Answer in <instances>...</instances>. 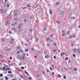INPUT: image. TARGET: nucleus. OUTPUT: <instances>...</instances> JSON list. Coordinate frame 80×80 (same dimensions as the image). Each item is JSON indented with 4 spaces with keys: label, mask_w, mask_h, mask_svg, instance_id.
<instances>
[{
    "label": "nucleus",
    "mask_w": 80,
    "mask_h": 80,
    "mask_svg": "<svg viewBox=\"0 0 80 80\" xmlns=\"http://www.w3.org/2000/svg\"><path fill=\"white\" fill-rule=\"evenodd\" d=\"M26 57L25 56H23L22 58L21 56L20 55H18L17 57V58L18 59H19V60H22V61H24V60H25V58Z\"/></svg>",
    "instance_id": "f257e3e1"
},
{
    "label": "nucleus",
    "mask_w": 80,
    "mask_h": 80,
    "mask_svg": "<svg viewBox=\"0 0 80 80\" xmlns=\"http://www.w3.org/2000/svg\"><path fill=\"white\" fill-rule=\"evenodd\" d=\"M9 23H10V21H7L5 23V25H6V26L8 25Z\"/></svg>",
    "instance_id": "f03ea898"
},
{
    "label": "nucleus",
    "mask_w": 80,
    "mask_h": 80,
    "mask_svg": "<svg viewBox=\"0 0 80 80\" xmlns=\"http://www.w3.org/2000/svg\"><path fill=\"white\" fill-rule=\"evenodd\" d=\"M78 51V49L77 48H75L73 49V52H76Z\"/></svg>",
    "instance_id": "7ed1b4c3"
},
{
    "label": "nucleus",
    "mask_w": 80,
    "mask_h": 80,
    "mask_svg": "<svg viewBox=\"0 0 80 80\" xmlns=\"http://www.w3.org/2000/svg\"><path fill=\"white\" fill-rule=\"evenodd\" d=\"M6 51H11V49L10 48L6 49Z\"/></svg>",
    "instance_id": "20e7f679"
},
{
    "label": "nucleus",
    "mask_w": 80,
    "mask_h": 80,
    "mask_svg": "<svg viewBox=\"0 0 80 80\" xmlns=\"http://www.w3.org/2000/svg\"><path fill=\"white\" fill-rule=\"evenodd\" d=\"M36 42H38V40H39V39L38 38V37H36Z\"/></svg>",
    "instance_id": "39448f33"
},
{
    "label": "nucleus",
    "mask_w": 80,
    "mask_h": 80,
    "mask_svg": "<svg viewBox=\"0 0 80 80\" xmlns=\"http://www.w3.org/2000/svg\"><path fill=\"white\" fill-rule=\"evenodd\" d=\"M73 69L74 71H75V72H77V68H74Z\"/></svg>",
    "instance_id": "423d86ee"
},
{
    "label": "nucleus",
    "mask_w": 80,
    "mask_h": 80,
    "mask_svg": "<svg viewBox=\"0 0 80 80\" xmlns=\"http://www.w3.org/2000/svg\"><path fill=\"white\" fill-rule=\"evenodd\" d=\"M2 2L3 3V4H5V0H2Z\"/></svg>",
    "instance_id": "0eeeda50"
},
{
    "label": "nucleus",
    "mask_w": 80,
    "mask_h": 80,
    "mask_svg": "<svg viewBox=\"0 0 80 80\" xmlns=\"http://www.w3.org/2000/svg\"><path fill=\"white\" fill-rule=\"evenodd\" d=\"M6 68V67H5V66H4L3 68H2V70L3 71H5V69Z\"/></svg>",
    "instance_id": "6e6552de"
},
{
    "label": "nucleus",
    "mask_w": 80,
    "mask_h": 80,
    "mask_svg": "<svg viewBox=\"0 0 80 80\" xmlns=\"http://www.w3.org/2000/svg\"><path fill=\"white\" fill-rule=\"evenodd\" d=\"M25 73H26V74H27V75H28V76H29V74L28 72H27L26 71H25Z\"/></svg>",
    "instance_id": "1a4fd4ad"
},
{
    "label": "nucleus",
    "mask_w": 80,
    "mask_h": 80,
    "mask_svg": "<svg viewBox=\"0 0 80 80\" xmlns=\"http://www.w3.org/2000/svg\"><path fill=\"white\" fill-rule=\"evenodd\" d=\"M13 77V74H11L10 75V77L11 78H12Z\"/></svg>",
    "instance_id": "9d476101"
},
{
    "label": "nucleus",
    "mask_w": 80,
    "mask_h": 80,
    "mask_svg": "<svg viewBox=\"0 0 80 80\" xmlns=\"http://www.w3.org/2000/svg\"><path fill=\"white\" fill-rule=\"evenodd\" d=\"M49 13L50 15H52V10H49Z\"/></svg>",
    "instance_id": "9b49d317"
},
{
    "label": "nucleus",
    "mask_w": 80,
    "mask_h": 80,
    "mask_svg": "<svg viewBox=\"0 0 80 80\" xmlns=\"http://www.w3.org/2000/svg\"><path fill=\"white\" fill-rule=\"evenodd\" d=\"M37 4H35V5H34V8H37Z\"/></svg>",
    "instance_id": "f8f14e48"
},
{
    "label": "nucleus",
    "mask_w": 80,
    "mask_h": 80,
    "mask_svg": "<svg viewBox=\"0 0 80 80\" xmlns=\"http://www.w3.org/2000/svg\"><path fill=\"white\" fill-rule=\"evenodd\" d=\"M19 52H21V53H23V51L22 50H20Z\"/></svg>",
    "instance_id": "ddd939ff"
},
{
    "label": "nucleus",
    "mask_w": 80,
    "mask_h": 80,
    "mask_svg": "<svg viewBox=\"0 0 80 80\" xmlns=\"http://www.w3.org/2000/svg\"><path fill=\"white\" fill-rule=\"evenodd\" d=\"M5 78L6 80H8V77H6Z\"/></svg>",
    "instance_id": "4468645a"
},
{
    "label": "nucleus",
    "mask_w": 80,
    "mask_h": 80,
    "mask_svg": "<svg viewBox=\"0 0 80 80\" xmlns=\"http://www.w3.org/2000/svg\"><path fill=\"white\" fill-rule=\"evenodd\" d=\"M78 53H80V49H78Z\"/></svg>",
    "instance_id": "2eb2a0df"
},
{
    "label": "nucleus",
    "mask_w": 80,
    "mask_h": 80,
    "mask_svg": "<svg viewBox=\"0 0 80 80\" xmlns=\"http://www.w3.org/2000/svg\"><path fill=\"white\" fill-rule=\"evenodd\" d=\"M23 25V24L22 23H21L19 25V27H22Z\"/></svg>",
    "instance_id": "dca6fc26"
},
{
    "label": "nucleus",
    "mask_w": 80,
    "mask_h": 80,
    "mask_svg": "<svg viewBox=\"0 0 80 80\" xmlns=\"http://www.w3.org/2000/svg\"><path fill=\"white\" fill-rule=\"evenodd\" d=\"M63 13H64V11H61L60 12L61 14H63Z\"/></svg>",
    "instance_id": "f3484780"
},
{
    "label": "nucleus",
    "mask_w": 80,
    "mask_h": 80,
    "mask_svg": "<svg viewBox=\"0 0 80 80\" xmlns=\"http://www.w3.org/2000/svg\"><path fill=\"white\" fill-rule=\"evenodd\" d=\"M0 58L1 59H2V58H3V56L1 55V56H0Z\"/></svg>",
    "instance_id": "a211bd4d"
},
{
    "label": "nucleus",
    "mask_w": 80,
    "mask_h": 80,
    "mask_svg": "<svg viewBox=\"0 0 80 80\" xmlns=\"http://www.w3.org/2000/svg\"><path fill=\"white\" fill-rule=\"evenodd\" d=\"M25 51L26 52H28V49H25Z\"/></svg>",
    "instance_id": "6ab92c4d"
},
{
    "label": "nucleus",
    "mask_w": 80,
    "mask_h": 80,
    "mask_svg": "<svg viewBox=\"0 0 80 80\" xmlns=\"http://www.w3.org/2000/svg\"><path fill=\"white\" fill-rule=\"evenodd\" d=\"M49 45H50V44H47L46 45V46L47 47H49Z\"/></svg>",
    "instance_id": "aec40b11"
},
{
    "label": "nucleus",
    "mask_w": 80,
    "mask_h": 80,
    "mask_svg": "<svg viewBox=\"0 0 80 80\" xmlns=\"http://www.w3.org/2000/svg\"><path fill=\"white\" fill-rule=\"evenodd\" d=\"M46 71L48 73V72H50V71L48 70V69H47L46 70Z\"/></svg>",
    "instance_id": "412c9836"
},
{
    "label": "nucleus",
    "mask_w": 80,
    "mask_h": 80,
    "mask_svg": "<svg viewBox=\"0 0 80 80\" xmlns=\"http://www.w3.org/2000/svg\"><path fill=\"white\" fill-rule=\"evenodd\" d=\"M8 73H9L10 74L12 73V72L9 71L8 72Z\"/></svg>",
    "instance_id": "4be33fe9"
},
{
    "label": "nucleus",
    "mask_w": 80,
    "mask_h": 80,
    "mask_svg": "<svg viewBox=\"0 0 80 80\" xmlns=\"http://www.w3.org/2000/svg\"><path fill=\"white\" fill-rule=\"evenodd\" d=\"M64 79H66V76L65 75L63 77Z\"/></svg>",
    "instance_id": "5701e85b"
},
{
    "label": "nucleus",
    "mask_w": 80,
    "mask_h": 80,
    "mask_svg": "<svg viewBox=\"0 0 80 80\" xmlns=\"http://www.w3.org/2000/svg\"><path fill=\"white\" fill-rule=\"evenodd\" d=\"M1 12H2V13H4V11H3V9H1Z\"/></svg>",
    "instance_id": "b1692460"
},
{
    "label": "nucleus",
    "mask_w": 80,
    "mask_h": 80,
    "mask_svg": "<svg viewBox=\"0 0 80 80\" xmlns=\"http://www.w3.org/2000/svg\"><path fill=\"white\" fill-rule=\"evenodd\" d=\"M27 22V20L26 19H24V22Z\"/></svg>",
    "instance_id": "393cba45"
},
{
    "label": "nucleus",
    "mask_w": 80,
    "mask_h": 80,
    "mask_svg": "<svg viewBox=\"0 0 80 80\" xmlns=\"http://www.w3.org/2000/svg\"><path fill=\"white\" fill-rule=\"evenodd\" d=\"M65 60H68V58H66Z\"/></svg>",
    "instance_id": "a878e982"
},
{
    "label": "nucleus",
    "mask_w": 80,
    "mask_h": 80,
    "mask_svg": "<svg viewBox=\"0 0 80 80\" xmlns=\"http://www.w3.org/2000/svg\"><path fill=\"white\" fill-rule=\"evenodd\" d=\"M5 71H6V72H7V71H8V68H6L5 69Z\"/></svg>",
    "instance_id": "bb28decb"
},
{
    "label": "nucleus",
    "mask_w": 80,
    "mask_h": 80,
    "mask_svg": "<svg viewBox=\"0 0 80 80\" xmlns=\"http://www.w3.org/2000/svg\"><path fill=\"white\" fill-rule=\"evenodd\" d=\"M31 5H30V4H29L28 6V7H31Z\"/></svg>",
    "instance_id": "cd10ccee"
},
{
    "label": "nucleus",
    "mask_w": 80,
    "mask_h": 80,
    "mask_svg": "<svg viewBox=\"0 0 80 80\" xmlns=\"http://www.w3.org/2000/svg\"><path fill=\"white\" fill-rule=\"evenodd\" d=\"M9 33L10 34H12V32H11V31H9Z\"/></svg>",
    "instance_id": "c85d7f7f"
},
{
    "label": "nucleus",
    "mask_w": 80,
    "mask_h": 80,
    "mask_svg": "<svg viewBox=\"0 0 80 80\" xmlns=\"http://www.w3.org/2000/svg\"><path fill=\"white\" fill-rule=\"evenodd\" d=\"M21 69H24L25 68L23 67H21Z\"/></svg>",
    "instance_id": "c756f323"
},
{
    "label": "nucleus",
    "mask_w": 80,
    "mask_h": 80,
    "mask_svg": "<svg viewBox=\"0 0 80 80\" xmlns=\"http://www.w3.org/2000/svg\"><path fill=\"white\" fill-rule=\"evenodd\" d=\"M58 76H59V77H62V76H60V75H59V74H58Z\"/></svg>",
    "instance_id": "7c9ffc66"
},
{
    "label": "nucleus",
    "mask_w": 80,
    "mask_h": 80,
    "mask_svg": "<svg viewBox=\"0 0 80 80\" xmlns=\"http://www.w3.org/2000/svg\"><path fill=\"white\" fill-rule=\"evenodd\" d=\"M29 80H32V77H30L29 78Z\"/></svg>",
    "instance_id": "2f4dec72"
},
{
    "label": "nucleus",
    "mask_w": 80,
    "mask_h": 80,
    "mask_svg": "<svg viewBox=\"0 0 80 80\" xmlns=\"http://www.w3.org/2000/svg\"><path fill=\"white\" fill-rule=\"evenodd\" d=\"M69 33H70V32L69 31H68L67 34H68H68H69Z\"/></svg>",
    "instance_id": "473e14b6"
},
{
    "label": "nucleus",
    "mask_w": 80,
    "mask_h": 80,
    "mask_svg": "<svg viewBox=\"0 0 80 80\" xmlns=\"http://www.w3.org/2000/svg\"><path fill=\"white\" fill-rule=\"evenodd\" d=\"M40 53H42V50H41L40 52H39Z\"/></svg>",
    "instance_id": "72a5a7b5"
},
{
    "label": "nucleus",
    "mask_w": 80,
    "mask_h": 80,
    "mask_svg": "<svg viewBox=\"0 0 80 80\" xmlns=\"http://www.w3.org/2000/svg\"><path fill=\"white\" fill-rule=\"evenodd\" d=\"M54 59H56V56H55L54 57Z\"/></svg>",
    "instance_id": "f704fd0d"
},
{
    "label": "nucleus",
    "mask_w": 80,
    "mask_h": 80,
    "mask_svg": "<svg viewBox=\"0 0 80 80\" xmlns=\"http://www.w3.org/2000/svg\"><path fill=\"white\" fill-rule=\"evenodd\" d=\"M25 46H26V47H28V44H25Z\"/></svg>",
    "instance_id": "c9c22d12"
},
{
    "label": "nucleus",
    "mask_w": 80,
    "mask_h": 80,
    "mask_svg": "<svg viewBox=\"0 0 80 80\" xmlns=\"http://www.w3.org/2000/svg\"><path fill=\"white\" fill-rule=\"evenodd\" d=\"M73 56H74V57H76V56H75V55L74 54H73Z\"/></svg>",
    "instance_id": "e433bc0d"
},
{
    "label": "nucleus",
    "mask_w": 80,
    "mask_h": 80,
    "mask_svg": "<svg viewBox=\"0 0 80 80\" xmlns=\"http://www.w3.org/2000/svg\"><path fill=\"white\" fill-rule=\"evenodd\" d=\"M54 46H56V45H57V43H55L54 44Z\"/></svg>",
    "instance_id": "4c0bfd02"
},
{
    "label": "nucleus",
    "mask_w": 80,
    "mask_h": 80,
    "mask_svg": "<svg viewBox=\"0 0 80 80\" xmlns=\"http://www.w3.org/2000/svg\"><path fill=\"white\" fill-rule=\"evenodd\" d=\"M62 33H65V31H62Z\"/></svg>",
    "instance_id": "58836bf2"
},
{
    "label": "nucleus",
    "mask_w": 80,
    "mask_h": 80,
    "mask_svg": "<svg viewBox=\"0 0 80 80\" xmlns=\"http://www.w3.org/2000/svg\"><path fill=\"white\" fill-rule=\"evenodd\" d=\"M34 49L33 48H32V49H31L32 51H33Z\"/></svg>",
    "instance_id": "ea45409f"
},
{
    "label": "nucleus",
    "mask_w": 80,
    "mask_h": 80,
    "mask_svg": "<svg viewBox=\"0 0 80 80\" xmlns=\"http://www.w3.org/2000/svg\"><path fill=\"white\" fill-rule=\"evenodd\" d=\"M0 76L1 77H3V74H0Z\"/></svg>",
    "instance_id": "a19ab883"
},
{
    "label": "nucleus",
    "mask_w": 80,
    "mask_h": 80,
    "mask_svg": "<svg viewBox=\"0 0 80 80\" xmlns=\"http://www.w3.org/2000/svg\"><path fill=\"white\" fill-rule=\"evenodd\" d=\"M8 70H10V68H8Z\"/></svg>",
    "instance_id": "79ce46f5"
},
{
    "label": "nucleus",
    "mask_w": 80,
    "mask_h": 80,
    "mask_svg": "<svg viewBox=\"0 0 80 80\" xmlns=\"http://www.w3.org/2000/svg\"><path fill=\"white\" fill-rule=\"evenodd\" d=\"M11 41H13L14 40H13V39L12 38V39H11Z\"/></svg>",
    "instance_id": "37998d69"
},
{
    "label": "nucleus",
    "mask_w": 80,
    "mask_h": 80,
    "mask_svg": "<svg viewBox=\"0 0 80 80\" xmlns=\"http://www.w3.org/2000/svg\"><path fill=\"white\" fill-rule=\"evenodd\" d=\"M65 34H62V36H65V35L66 34L65 33H64Z\"/></svg>",
    "instance_id": "c03bdc74"
},
{
    "label": "nucleus",
    "mask_w": 80,
    "mask_h": 80,
    "mask_svg": "<svg viewBox=\"0 0 80 80\" xmlns=\"http://www.w3.org/2000/svg\"><path fill=\"white\" fill-rule=\"evenodd\" d=\"M22 55H23V57H25V54H23Z\"/></svg>",
    "instance_id": "a18cd8bd"
},
{
    "label": "nucleus",
    "mask_w": 80,
    "mask_h": 80,
    "mask_svg": "<svg viewBox=\"0 0 80 80\" xmlns=\"http://www.w3.org/2000/svg\"><path fill=\"white\" fill-rule=\"evenodd\" d=\"M22 78H23V79H25V77L23 76H22Z\"/></svg>",
    "instance_id": "49530a36"
},
{
    "label": "nucleus",
    "mask_w": 80,
    "mask_h": 80,
    "mask_svg": "<svg viewBox=\"0 0 80 80\" xmlns=\"http://www.w3.org/2000/svg\"><path fill=\"white\" fill-rule=\"evenodd\" d=\"M69 38H72V36H70L69 37Z\"/></svg>",
    "instance_id": "de8ad7c7"
},
{
    "label": "nucleus",
    "mask_w": 80,
    "mask_h": 80,
    "mask_svg": "<svg viewBox=\"0 0 80 80\" xmlns=\"http://www.w3.org/2000/svg\"><path fill=\"white\" fill-rule=\"evenodd\" d=\"M47 51H45L44 52V53L45 54H47Z\"/></svg>",
    "instance_id": "09e8293b"
},
{
    "label": "nucleus",
    "mask_w": 80,
    "mask_h": 80,
    "mask_svg": "<svg viewBox=\"0 0 80 80\" xmlns=\"http://www.w3.org/2000/svg\"><path fill=\"white\" fill-rule=\"evenodd\" d=\"M59 4H60V3L59 2H58L56 3L57 5H59Z\"/></svg>",
    "instance_id": "8fccbe9b"
},
{
    "label": "nucleus",
    "mask_w": 80,
    "mask_h": 80,
    "mask_svg": "<svg viewBox=\"0 0 80 80\" xmlns=\"http://www.w3.org/2000/svg\"><path fill=\"white\" fill-rule=\"evenodd\" d=\"M45 58H48V57H47V56H45Z\"/></svg>",
    "instance_id": "3c124183"
},
{
    "label": "nucleus",
    "mask_w": 80,
    "mask_h": 80,
    "mask_svg": "<svg viewBox=\"0 0 80 80\" xmlns=\"http://www.w3.org/2000/svg\"><path fill=\"white\" fill-rule=\"evenodd\" d=\"M12 26H15V24H12Z\"/></svg>",
    "instance_id": "603ef678"
},
{
    "label": "nucleus",
    "mask_w": 80,
    "mask_h": 80,
    "mask_svg": "<svg viewBox=\"0 0 80 80\" xmlns=\"http://www.w3.org/2000/svg\"><path fill=\"white\" fill-rule=\"evenodd\" d=\"M12 30H15V28H12Z\"/></svg>",
    "instance_id": "864d4df0"
},
{
    "label": "nucleus",
    "mask_w": 80,
    "mask_h": 80,
    "mask_svg": "<svg viewBox=\"0 0 80 80\" xmlns=\"http://www.w3.org/2000/svg\"><path fill=\"white\" fill-rule=\"evenodd\" d=\"M30 19H32V18H33L32 17H30Z\"/></svg>",
    "instance_id": "5fc2aeb1"
},
{
    "label": "nucleus",
    "mask_w": 80,
    "mask_h": 80,
    "mask_svg": "<svg viewBox=\"0 0 80 80\" xmlns=\"http://www.w3.org/2000/svg\"><path fill=\"white\" fill-rule=\"evenodd\" d=\"M9 4H8L7 5V7H9Z\"/></svg>",
    "instance_id": "6e6d98bb"
},
{
    "label": "nucleus",
    "mask_w": 80,
    "mask_h": 80,
    "mask_svg": "<svg viewBox=\"0 0 80 80\" xmlns=\"http://www.w3.org/2000/svg\"><path fill=\"white\" fill-rule=\"evenodd\" d=\"M18 49H20V47H18L17 48Z\"/></svg>",
    "instance_id": "4d7b16f0"
},
{
    "label": "nucleus",
    "mask_w": 80,
    "mask_h": 80,
    "mask_svg": "<svg viewBox=\"0 0 80 80\" xmlns=\"http://www.w3.org/2000/svg\"><path fill=\"white\" fill-rule=\"evenodd\" d=\"M15 20H16V21H17V20H18V19H17V18H16Z\"/></svg>",
    "instance_id": "13d9d810"
},
{
    "label": "nucleus",
    "mask_w": 80,
    "mask_h": 80,
    "mask_svg": "<svg viewBox=\"0 0 80 80\" xmlns=\"http://www.w3.org/2000/svg\"><path fill=\"white\" fill-rule=\"evenodd\" d=\"M47 30V28H45L44 29V30L45 31Z\"/></svg>",
    "instance_id": "bf43d9fd"
},
{
    "label": "nucleus",
    "mask_w": 80,
    "mask_h": 80,
    "mask_svg": "<svg viewBox=\"0 0 80 80\" xmlns=\"http://www.w3.org/2000/svg\"><path fill=\"white\" fill-rule=\"evenodd\" d=\"M72 19H75V17H73V18H72Z\"/></svg>",
    "instance_id": "052dcab7"
},
{
    "label": "nucleus",
    "mask_w": 80,
    "mask_h": 80,
    "mask_svg": "<svg viewBox=\"0 0 80 80\" xmlns=\"http://www.w3.org/2000/svg\"><path fill=\"white\" fill-rule=\"evenodd\" d=\"M27 42H29V39H27Z\"/></svg>",
    "instance_id": "680f3d73"
},
{
    "label": "nucleus",
    "mask_w": 80,
    "mask_h": 80,
    "mask_svg": "<svg viewBox=\"0 0 80 80\" xmlns=\"http://www.w3.org/2000/svg\"><path fill=\"white\" fill-rule=\"evenodd\" d=\"M75 37V35H72V37Z\"/></svg>",
    "instance_id": "e2e57ef3"
},
{
    "label": "nucleus",
    "mask_w": 80,
    "mask_h": 80,
    "mask_svg": "<svg viewBox=\"0 0 80 80\" xmlns=\"http://www.w3.org/2000/svg\"><path fill=\"white\" fill-rule=\"evenodd\" d=\"M20 26H19L18 27V28H19V29H20Z\"/></svg>",
    "instance_id": "0e129e2a"
},
{
    "label": "nucleus",
    "mask_w": 80,
    "mask_h": 80,
    "mask_svg": "<svg viewBox=\"0 0 80 80\" xmlns=\"http://www.w3.org/2000/svg\"><path fill=\"white\" fill-rule=\"evenodd\" d=\"M57 23H58V24H60V22H58Z\"/></svg>",
    "instance_id": "69168bd1"
},
{
    "label": "nucleus",
    "mask_w": 80,
    "mask_h": 80,
    "mask_svg": "<svg viewBox=\"0 0 80 80\" xmlns=\"http://www.w3.org/2000/svg\"><path fill=\"white\" fill-rule=\"evenodd\" d=\"M17 15V13H15V14H14V15H15V16H16V15Z\"/></svg>",
    "instance_id": "338daca9"
},
{
    "label": "nucleus",
    "mask_w": 80,
    "mask_h": 80,
    "mask_svg": "<svg viewBox=\"0 0 80 80\" xmlns=\"http://www.w3.org/2000/svg\"><path fill=\"white\" fill-rule=\"evenodd\" d=\"M47 57H48H48H49V56H48V55H47Z\"/></svg>",
    "instance_id": "774afa93"
}]
</instances>
